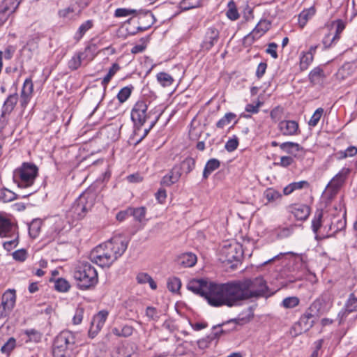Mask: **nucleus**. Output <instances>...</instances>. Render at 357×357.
<instances>
[{
  "mask_svg": "<svg viewBox=\"0 0 357 357\" xmlns=\"http://www.w3.org/2000/svg\"><path fill=\"white\" fill-rule=\"evenodd\" d=\"M135 16L138 17L137 31H144L149 29L155 22V17L149 10H139Z\"/></svg>",
  "mask_w": 357,
  "mask_h": 357,
  "instance_id": "16",
  "label": "nucleus"
},
{
  "mask_svg": "<svg viewBox=\"0 0 357 357\" xmlns=\"http://www.w3.org/2000/svg\"><path fill=\"white\" fill-rule=\"evenodd\" d=\"M220 39V31L215 26L208 27L204 36L200 47L202 51L208 52Z\"/></svg>",
  "mask_w": 357,
  "mask_h": 357,
  "instance_id": "13",
  "label": "nucleus"
},
{
  "mask_svg": "<svg viewBox=\"0 0 357 357\" xmlns=\"http://www.w3.org/2000/svg\"><path fill=\"white\" fill-rule=\"evenodd\" d=\"M195 160L192 158H185L179 165H176L178 168H180V172L182 175L183 173L188 174L190 173L195 167Z\"/></svg>",
  "mask_w": 357,
  "mask_h": 357,
  "instance_id": "38",
  "label": "nucleus"
},
{
  "mask_svg": "<svg viewBox=\"0 0 357 357\" xmlns=\"http://www.w3.org/2000/svg\"><path fill=\"white\" fill-rule=\"evenodd\" d=\"M333 301V295L331 291H326L310 305V311L321 315L328 311Z\"/></svg>",
  "mask_w": 357,
  "mask_h": 357,
  "instance_id": "9",
  "label": "nucleus"
},
{
  "mask_svg": "<svg viewBox=\"0 0 357 357\" xmlns=\"http://www.w3.org/2000/svg\"><path fill=\"white\" fill-rule=\"evenodd\" d=\"M324 110L323 108H317L312 114V116H311L310 121H308V125L310 127H315L318 124L321 117L324 114Z\"/></svg>",
  "mask_w": 357,
  "mask_h": 357,
  "instance_id": "52",
  "label": "nucleus"
},
{
  "mask_svg": "<svg viewBox=\"0 0 357 357\" xmlns=\"http://www.w3.org/2000/svg\"><path fill=\"white\" fill-rule=\"evenodd\" d=\"M357 70V59L350 62H345L335 74L336 79L343 81L351 76Z\"/></svg>",
  "mask_w": 357,
  "mask_h": 357,
  "instance_id": "19",
  "label": "nucleus"
},
{
  "mask_svg": "<svg viewBox=\"0 0 357 357\" xmlns=\"http://www.w3.org/2000/svg\"><path fill=\"white\" fill-rule=\"evenodd\" d=\"M68 282L63 278H59L54 283L55 289L61 292H66L70 289Z\"/></svg>",
  "mask_w": 357,
  "mask_h": 357,
  "instance_id": "55",
  "label": "nucleus"
},
{
  "mask_svg": "<svg viewBox=\"0 0 357 357\" xmlns=\"http://www.w3.org/2000/svg\"><path fill=\"white\" fill-rule=\"evenodd\" d=\"M283 114V109L280 107H276L271 112L270 116L273 121H278L281 119Z\"/></svg>",
  "mask_w": 357,
  "mask_h": 357,
  "instance_id": "64",
  "label": "nucleus"
},
{
  "mask_svg": "<svg viewBox=\"0 0 357 357\" xmlns=\"http://www.w3.org/2000/svg\"><path fill=\"white\" fill-rule=\"evenodd\" d=\"M93 22L91 20H89L82 23L78 28L77 32L75 33L74 39L77 42L79 41L84 36V35L86 33V32L91 29L93 27Z\"/></svg>",
  "mask_w": 357,
  "mask_h": 357,
  "instance_id": "35",
  "label": "nucleus"
},
{
  "mask_svg": "<svg viewBox=\"0 0 357 357\" xmlns=\"http://www.w3.org/2000/svg\"><path fill=\"white\" fill-rule=\"evenodd\" d=\"M241 245L236 242H225L219 251V260L222 263L231 264L238 262L243 257Z\"/></svg>",
  "mask_w": 357,
  "mask_h": 357,
  "instance_id": "6",
  "label": "nucleus"
},
{
  "mask_svg": "<svg viewBox=\"0 0 357 357\" xmlns=\"http://www.w3.org/2000/svg\"><path fill=\"white\" fill-rule=\"evenodd\" d=\"M200 5L199 0H182L180 3L181 8L183 10L199 7Z\"/></svg>",
  "mask_w": 357,
  "mask_h": 357,
  "instance_id": "58",
  "label": "nucleus"
},
{
  "mask_svg": "<svg viewBox=\"0 0 357 357\" xmlns=\"http://www.w3.org/2000/svg\"><path fill=\"white\" fill-rule=\"evenodd\" d=\"M120 70V66L118 63H114L109 69L107 74L102 79L101 84L103 86V91H105L108 83L110 82L113 76Z\"/></svg>",
  "mask_w": 357,
  "mask_h": 357,
  "instance_id": "37",
  "label": "nucleus"
},
{
  "mask_svg": "<svg viewBox=\"0 0 357 357\" xmlns=\"http://www.w3.org/2000/svg\"><path fill=\"white\" fill-rule=\"evenodd\" d=\"M33 91V84L31 78L25 79L20 96L21 107L25 108L30 101Z\"/></svg>",
  "mask_w": 357,
  "mask_h": 357,
  "instance_id": "21",
  "label": "nucleus"
},
{
  "mask_svg": "<svg viewBox=\"0 0 357 357\" xmlns=\"http://www.w3.org/2000/svg\"><path fill=\"white\" fill-rule=\"evenodd\" d=\"M17 199V195L13 191L7 189L2 188L0 190V202L3 203L10 202Z\"/></svg>",
  "mask_w": 357,
  "mask_h": 357,
  "instance_id": "40",
  "label": "nucleus"
},
{
  "mask_svg": "<svg viewBox=\"0 0 357 357\" xmlns=\"http://www.w3.org/2000/svg\"><path fill=\"white\" fill-rule=\"evenodd\" d=\"M299 298L296 296H291L285 298L282 303V305L285 308H293L299 304Z\"/></svg>",
  "mask_w": 357,
  "mask_h": 357,
  "instance_id": "56",
  "label": "nucleus"
},
{
  "mask_svg": "<svg viewBox=\"0 0 357 357\" xmlns=\"http://www.w3.org/2000/svg\"><path fill=\"white\" fill-rule=\"evenodd\" d=\"M88 55H84L82 52L75 53L68 62V67L71 70H77L83 61H86Z\"/></svg>",
  "mask_w": 357,
  "mask_h": 357,
  "instance_id": "27",
  "label": "nucleus"
},
{
  "mask_svg": "<svg viewBox=\"0 0 357 357\" xmlns=\"http://www.w3.org/2000/svg\"><path fill=\"white\" fill-rule=\"evenodd\" d=\"M181 287V280L176 277L169 278L167 280V288L173 292L177 293L180 290Z\"/></svg>",
  "mask_w": 357,
  "mask_h": 357,
  "instance_id": "47",
  "label": "nucleus"
},
{
  "mask_svg": "<svg viewBox=\"0 0 357 357\" xmlns=\"http://www.w3.org/2000/svg\"><path fill=\"white\" fill-rule=\"evenodd\" d=\"M222 333H223V330L220 328V326H214L213 328V331L210 335L198 340L197 345L199 348L201 349L208 348L211 342L216 338L219 337Z\"/></svg>",
  "mask_w": 357,
  "mask_h": 357,
  "instance_id": "25",
  "label": "nucleus"
},
{
  "mask_svg": "<svg viewBox=\"0 0 357 357\" xmlns=\"http://www.w3.org/2000/svg\"><path fill=\"white\" fill-rule=\"evenodd\" d=\"M315 14V10L311 7L307 10H303L298 16V24L300 26L303 27L308 20Z\"/></svg>",
  "mask_w": 357,
  "mask_h": 357,
  "instance_id": "39",
  "label": "nucleus"
},
{
  "mask_svg": "<svg viewBox=\"0 0 357 357\" xmlns=\"http://www.w3.org/2000/svg\"><path fill=\"white\" fill-rule=\"evenodd\" d=\"M148 41H149V37L142 38L140 39V43L135 45V46L132 47V48L130 50L131 53L135 54L143 52L146 47Z\"/></svg>",
  "mask_w": 357,
  "mask_h": 357,
  "instance_id": "53",
  "label": "nucleus"
},
{
  "mask_svg": "<svg viewBox=\"0 0 357 357\" xmlns=\"http://www.w3.org/2000/svg\"><path fill=\"white\" fill-rule=\"evenodd\" d=\"M206 299L208 303L213 307L238 305L241 298L237 282L222 284L209 282Z\"/></svg>",
  "mask_w": 357,
  "mask_h": 357,
  "instance_id": "1",
  "label": "nucleus"
},
{
  "mask_svg": "<svg viewBox=\"0 0 357 357\" xmlns=\"http://www.w3.org/2000/svg\"><path fill=\"white\" fill-rule=\"evenodd\" d=\"M236 118V115L234 113H226L225 116L216 123V127L218 128L221 129L224 128L226 126H228Z\"/></svg>",
  "mask_w": 357,
  "mask_h": 357,
  "instance_id": "45",
  "label": "nucleus"
},
{
  "mask_svg": "<svg viewBox=\"0 0 357 357\" xmlns=\"http://www.w3.org/2000/svg\"><path fill=\"white\" fill-rule=\"evenodd\" d=\"M220 166V162L215 158H211L208 160L205 165V167L203 171V177L204 178H207L209 175L218 169Z\"/></svg>",
  "mask_w": 357,
  "mask_h": 357,
  "instance_id": "31",
  "label": "nucleus"
},
{
  "mask_svg": "<svg viewBox=\"0 0 357 357\" xmlns=\"http://www.w3.org/2000/svg\"><path fill=\"white\" fill-rule=\"evenodd\" d=\"M73 277L79 289L86 290L94 287L98 282L96 269L88 261H79L75 268Z\"/></svg>",
  "mask_w": 357,
  "mask_h": 357,
  "instance_id": "3",
  "label": "nucleus"
},
{
  "mask_svg": "<svg viewBox=\"0 0 357 357\" xmlns=\"http://www.w3.org/2000/svg\"><path fill=\"white\" fill-rule=\"evenodd\" d=\"M278 129L284 136H294L300 133L299 126L294 120H283L278 123Z\"/></svg>",
  "mask_w": 357,
  "mask_h": 357,
  "instance_id": "18",
  "label": "nucleus"
},
{
  "mask_svg": "<svg viewBox=\"0 0 357 357\" xmlns=\"http://www.w3.org/2000/svg\"><path fill=\"white\" fill-rule=\"evenodd\" d=\"M345 312L351 313L357 311V291L349 294V298L346 302Z\"/></svg>",
  "mask_w": 357,
  "mask_h": 357,
  "instance_id": "36",
  "label": "nucleus"
},
{
  "mask_svg": "<svg viewBox=\"0 0 357 357\" xmlns=\"http://www.w3.org/2000/svg\"><path fill=\"white\" fill-rule=\"evenodd\" d=\"M264 197L269 202H273L280 199L282 195L274 188H268L264 192Z\"/></svg>",
  "mask_w": 357,
  "mask_h": 357,
  "instance_id": "49",
  "label": "nucleus"
},
{
  "mask_svg": "<svg viewBox=\"0 0 357 357\" xmlns=\"http://www.w3.org/2000/svg\"><path fill=\"white\" fill-rule=\"evenodd\" d=\"M98 52L97 45L94 43H89L84 49V52H82L84 55H88L86 58V62L92 61L96 56Z\"/></svg>",
  "mask_w": 357,
  "mask_h": 357,
  "instance_id": "46",
  "label": "nucleus"
},
{
  "mask_svg": "<svg viewBox=\"0 0 357 357\" xmlns=\"http://www.w3.org/2000/svg\"><path fill=\"white\" fill-rule=\"evenodd\" d=\"M75 344V335L69 331H61L55 338L53 347L54 357H67L68 351L73 350Z\"/></svg>",
  "mask_w": 357,
  "mask_h": 357,
  "instance_id": "5",
  "label": "nucleus"
},
{
  "mask_svg": "<svg viewBox=\"0 0 357 357\" xmlns=\"http://www.w3.org/2000/svg\"><path fill=\"white\" fill-rule=\"evenodd\" d=\"M187 288L195 294L206 298L209 288V282L204 279H193L188 282Z\"/></svg>",
  "mask_w": 357,
  "mask_h": 357,
  "instance_id": "17",
  "label": "nucleus"
},
{
  "mask_svg": "<svg viewBox=\"0 0 357 357\" xmlns=\"http://www.w3.org/2000/svg\"><path fill=\"white\" fill-rule=\"evenodd\" d=\"M134 328L130 325H124L121 328L114 327L112 329V333L117 337H128L132 335Z\"/></svg>",
  "mask_w": 357,
  "mask_h": 357,
  "instance_id": "34",
  "label": "nucleus"
},
{
  "mask_svg": "<svg viewBox=\"0 0 357 357\" xmlns=\"http://www.w3.org/2000/svg\"><path fill=\"white\" fill-rule=\"evenodd\" d=\"M280 148L283 151L296 157V152L303 151V148L298 143L292 142H283L280 144Z\"/></svg>",
  "mask_w": 357,
  "mask_h": 357,
  "instance_id": "29",
  "label": "nucleus"
},
{
  "mask_svg": "<svg viewBox=\"0 0 357 357\" xmlns=\"http://www.w3.org/2000/svg\"><path fill=\"white\" fill-rule=\"evenodd\" d=\"M24 334L29 338V340L34 342H39L42 338V333L35 329H28L24 331Z\"/></svg>",
  "mask_w": 357,
  "mask_h": 357,
  "instance_id": "51",
  "label": "nucleus"
},
{
  "mask_svg": "<svg viewBox=\"0 0 357 357\" xmlns=\"http://www.w3.org/2000/svg\"><path fill=\"white\" fill-rule=\"evenodd\" d=\"M227 7L228 9L226 12L227 17L232 21L238 20L240 17V15L238 12L236 3L234 1V0L229 1Z\"/></svg>",
  "mask_w": 357,
  "mask_h": 357,
  "instance_id": "41",
  "label": "nucleus"
},
{
  "mask_svg": "<svg viewBox=\"0 0 357 357\" xmlns=\"http://www.w3.org/2000/svg\"><path fill=\"white\" fill-rule=\"evenodd\" d=\"M350 173V169L342 168L331 181L328 184V187L333 189L334 191H337L344 183L347 176Z\"/></svg>",
  "mask_w": 357,
  "mask_h": 357,
  "instance_id": "23",
  "label": "nucleus"
},
{
  "mask_svg": "<svg viewBox=\"0 0 357 357\" xmlns=\"http://www.w3.org/2000/svg\"><path fill=\"white\" fill-rule=\"evenodd\" d=\"M322 211H317L312 220V229L314 234H317L322 226Z\"/></svg>",
  "mask_w": 357,
  "mask_h": 357,
  "instance_id": "44",
  "label": "nucleus"
},
{
  "mask_svg": "<svg viewBox=\"0 0 357 357\" xmlns=\"http://www.w3.org/2000/svg\"><path fill=\"white\" fill-rule=\"evenodd\" d=\"M148 105L144 100L137 101L131 111V119L135 126L141 127L149 116Z\"/></svg>",
  "mask_w": 357,
  "mask_h": 357,
  "instance_id": "11",
  "label": "nucleus"
},
{
  "mask_svg": "<svg viewBox=\"0 0 357 357\" xmlns=\"http://www.w3.org/2000/svg\"><path fill=\"white\" fill-rule=\"evenodd\" d=\"M237 283L241 301L269 296L268 287L261 277H257L252 280L248 279L243 282H237Z\"/></svg>",
  "mask_w": 357,
  "mask_h": 357,
  "instance_id": "2",
  "label": "nucleus"
},
{
  "mask_svg": "<svg viewBox=\"0 0 357 357\" xmlns=\"http://www.w3.org/2000/svg\"><path fill=\"white\" fill-rule=\"evenodd\" d=\"M271 23L268 20H261L255 29L244 38V42L251 45L255 40L261 38L271 28Z\"/></svg>",
  "mask_w": 357,
  "mask_h": 357,
  "instance_id": "12",
  "label": "nucleus"
},
{
  "mask_svg": "<svg viewBox=\"0 0 357 357\" xmlns=\"http://www.w3.org/2000/svg\"><path fill=\"white\" fill-rule=\"evenodd\" d=\"M319 316L320 315L317 312L310 311V307H308L305 312L301 317L295 327H300V333L307 332L314 326L317 319Z\"/></svg>",
  "mask_w": 357,
  "mask_h": 357,
  "instance_id": "15",
  "label": "nucleus"
},
{
  "mask_svg": "<svg viewBox=\"0 0 357 357\" xmlns=\"http://www.w3.org/2000/svg\"><path fill=\"white\" fill-rule=\"evenodd\" d=\"M334 24L335 25V33L332 37V43H336L340 39V36L345 28V24L342 20H336L334 22Z\"/></svg>",
  "mask_w": 357,
  "mask_h": 357,
  "instance_id": "48",
  "label": "nucleus"
},
{
  "mask_svg": "<svg viewBox=\"0 0 357 357\" xmlns=\"http://www.w3.org/2000/svg\"><path fill=\"white\" fill-rule=\"evenodd\" d=\"M238 146V140L236 137L229 139L225 144V149L229 152L235 151Z\"/></svg>",
  "mask_w": 357,
  "mask_h": 357,
  "instance_id": "62",
  "label": "nucleus"
},
{
  "mask_svg": "<svg viewBox=\"0 0 357 357\" xmlns=\"http://www.w3.org/2000/svg\"><path fill=\"white\" fill-rule=\"evenodd\" d=\"M18 99L19 97L17 93L10 94L7 97L1 109L0 120H5L6 116L13 111L18 102Z\"/></svg>",
  "mask_w": 357,
  "mask_h": 357,
  "instance_id": "20",
  "label": "nucleus"
},
{
  "mask_svg": "<svg viewBox=\"0 0 357 357\" xmlns=\"http://www.w3.org/2000/svg\"><path fill=\"white\" fill-rule=\"evenodd\" d=\"M138 12V10L131 9V8H117L114 12L115 17H128L131 15H135Z\"/></svg>",
  "mask_w": 357,
  "mask_h": 357,
  "instance_id": "50",
  "label": "nucleus"
},
{
  "mask_svg": "<svg viewBox=\"0 0 357 357\" xmlns=\"http://www.w3.org/2000/svg\"><path fill=\"white\" fill-rule=\"evenodd\" d=\"M13 257L16 261H24L27 257V252L24 249H20L13 253Z\"/></svg>",
  "mask_w": 357,
  "mask_h": 357,
  "instance_id": "63",
  "label": "nucleus"
},
{
  "mask_svg": "<svg viewBox=\"0 0 357 357\" xmlns=\"http://www.w3.org/2000/svg\"><path fill=\"white\" fill-rule=\"evenodd\" d=\"M146 315L149 319L153 321H157L160 317V314L157 309L150 306L147 307L146 309Z\"/></svg>",
  "mask_w": 357,
  "mask_h": 357,
  "instance_id": "61",
  "label": "nucleus"
},
{
  "mask_svg": "<svg viewBox=\"0 0 357 357\" xmlns=\"http://www.w3.org/2000/svg\"><path fill=\"white\" fill-rule=\"evenodd\" d=\"M131 88L125 86L121 89L117 94V98L120 102H124L130 96Z\"/></svg>",
  "mask_w": 357,
  "mask_h": 357,
  "instance_id": "57",
  "label": "nucleus"
},
{
  "mask_svg": "<svg viewBox=\"0 0 357 357\" xmlns=\"http://www.w3.org/2000/svg\"><path fill=\"white\" fill-rule=\"evenodd\" d=\"M90 260L102 268L109 267L115 261L116 257L108 250L105 243L96 247L90 253Z\"/></svg>",
  "mask_w": 357,
  "mask_h": 357,
  "instance_id": "7",
  "label": "nucleus"
},
{
  "mask_svg": "<svg viewBox=\"0 0 357 357\" xmlns=\"http://www.w3.org/2000/svg\"><path fill=\"white\" fill-rule=\"evenodd\" d=\"M178 261L185 267H192L197 262V257L192 252H187L180 256Z\"/></svg>",
  "mask_w": 357,
  "mask_h": 357,
  "instance_id": "32",
  "label": "nucleus"
},
{
  "mask_svg": "<svg viewBox=\"0 0 357 357\" xmlns=\"http://www.w3.org/2000/svg\"><path fill=\"white\" fill-rule=\"evenodd\" d=\"M294 158L291 156H282L279 162H274L275 166L287 168L294 163Z\"/></svg>",
  "mask_w": 357,
  "mask_h": 357,
  "instance_id": "59",
  "label": "nucleus"
},
{
  "mask_svg": "<svg viewBox=\"0 0 357 357\" xmlns=\"http://www.w3.org/2000/svg\"><path fill=\"white\" fill-rule=\"evenodd\" d=\"M309 80L313 86H323L325 84L326 75L320 67H316L309 73Z\"/></svg>",
  "mask_w": 357,
  "mask_h": 357,
  "instance_id": "24",
  "label": "nucleus"
},
{
  "mask_svg": "<svg viewBox=\"0 0 357 357\" xmlns=\"http://www.w3.org/2000/svg\"><path fill=\"white\" fill-rule=\"evenodd\" d=\"M16 301L15 291L8 289L2 296L1 304L5 305L8 310H13Z\"/></svg>",
  "mask_w": 357,
  "mask_h": 357,
  "instance_id": "28",
  "label": "nucleus"
},
{
  "mask_svg": "<svg viewBox=\"0 0 357 357\" xmlns=\"http://www.w3.org/2000/svg\"><path fill=\"white\" fill-rule=\"evenodd\" d=\"M94 204L93 195L89 192L82 194L73 203L70 213L77 219L83 218Z\"/></svg>",
  "mask_w": 357,
  "mask_h": 357,
  "instance_id": "8",
  "label": "nucleus"
},
{
  "mask_svg": "<svg viewBox=\"0 0 357 357\" xmlns=\"http://www.w3.org/2000/svg\"><path fill=\"white\" fill-rule=\"evenodd\" d=\"M313 56L311 55V53H305L301 57L300 59V67L302 70H306L310 64L313 61Z\"/></svg>",
  "mask_w": 357,
  "mask_h": 357,
  "instance_id": "54",
  "label": "nucleus"
},
{
  "mask_svg": "<svg viewBox=\"0 0 357 357\" xmlns=\"http://www.w3.org/2000/svg\"><path fill=\"white\" fill-rule=\"evenodd\" d=\"M22 1V0H3L0 3V8L10 15L15 12Z\"/></svg>",
  "mask_w": 357,
  "mask_h": 357,
  "instance_id": "30",
  "label": "nucleus"
},
{
  "mask_svg": "<svg viewBox=\"0 0 357 357\" xmlns=\"http://www.w3.org/2000/svg\"><path fill=\"white\" fill-rule=\"evenodd\" d=\"M108 314V311L101 310L93 316L89 330V335L90 337L93 338L101 331L107 319Z\"/></svg>",
  "mask_w": 357,
  "mask_h": 357,
  "instance_id": "14",
  "label": "nucleus"
},
{
  "mask_svg": "<svg viewBox=\"0 0 357 357\" xmlns=\"http://www.w3.org/2000/svg\"><path fill=\"white\" fill-rule=\"evenodd\" d=\"M157 80L162 86H169L174 82V79L169 74L160 72L157 74Z\"/></svg>",
  "mask_w": 357,
  "mask_h": 357,
  "instance_id": "43",
  "label": "nucleus"
},
{
  "mask_svg": "<svg viewBox=\"0 0 357 357\" xmlns=\"http://www.w3.org/2000/svg\"><path fill=\"white\" fill-rule=\"evenodd\" d=\"M38 168L33 163L23 162L13 173V180L20 188H27L33 185L38 176Z\"/></svg>",
  "mask_w": 357,
  "mask_h": 357,
  "instance_id": "4",
  "label": "nucleus"
},
{
  "mask_svg": "<svg viewBox=\"0 0 357 357\" xmlns=\"http://www.w3.org/2000/svg\"><path fill=\"white\" fill-rule=\"evenodd\" d=\"M105 243L108 248V250L112 252V254L116 257V260H117L126 250L128 240L126 236L118 234L105 242Z\"/></svg>",
  "mask_w": 357,
  "mask_h": 357,
  "instance_id": "10",
  "label": "nucleus"
},
{
  "mask_svg": "<svg viewBox=\"0 0 357 357\" xmlns=\"http://www.w3.org/2000/svg\"><path fill=\"white\" fill-rule=\"evenodd\" d=\"M289 212L292 213L298 220H305L310 214V208L305 204H293L288 207Z\"/></svg>",
  "mask_w": 357,
  "mask_h": 357,
  "instance_id": "22",
  "label": "nucleus"
},
{
  "mask_svg": "<svg viewBox=\"0 0 357 357\" xmlns=\"http://www.w3.org/2000/svg\"><path fill=\"white\" fill-rule=\"evenodd\" d=\"M16 341L15 338L10 337L8 340L1 347V351L4 354H9L15 347Z\"/></svg>",
  "mask_w": 357,
  "mask_h": 357,
  "instance_id": "60",
  "label": "nucleus"
},
{
  "mask_svg": "<svg viewBox=\"0 0 357 357\" xmlns=\"http://www.w3.org/2000/svg\"><path fill=\"white\" fill-rule=\"evenodd\" d=\"M146 213V208L144 206L130 208V215H132L137 222H142L144 220Z\"/></svg>",
  "mask_w": 357,
  "mask_h": 357,
  "instance_id": "42",
  "label": "nucleus"
},
{
  "mask_svg": "<svg viewBox=\"0 0 357 357\" xmlns=\"http://www.w3.org/2000/svg\"><path fill=\"white\" fill-rule=\"evenodd\" d=\"M179 171L180 168L177 166H174L167 174L163 176L160 182L161 185L171 186L172 184L176 183L181 176Z\"/></svg>",
  "mask_w": 357,
  "mask_h": 357,
  "instance_id": "26",
  "label": "nucleus"
},
{
  "mask_svg": "<svg viewBox=\"0 0 357 357\" xmlns=\"http://www.w3.org/2000/svg\"><path fill=\"white\" fill-rule=\"evenodd\" d=\"M43 221L40 219H34L29 225V234L32 238H36L38 236Z\"/></svg>",
  "mask_w": 357,
  "mask_h": 357,
  "instance_id": "33",
  "label": "nucleus"
}]
</instances>
